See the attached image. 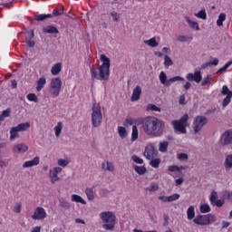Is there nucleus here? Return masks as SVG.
<instances>
[{
    "mask_svg": "<svg viewBox=\"0 0 232 232\" xmlns=\"http://www.w3.org/2000/svg\"><path fill=\"white\" fill-rule=\"evenodd\" d=\"M164 126L166 124L162 120L153 116H148L141 121V127L146 133L150 137H162L164 135Z\"/></svg>",
    "mask_w": 232,
    "mask_h": 232,
    "instance_id": "obj_1",
    "label": "nucleus"
},
{
    "mask_svg": "<svg viewBox=\"0 0 232 232\" xmlns=\"http://www.w3.org/2000/svg\"><path fill=\"white\" fill-rule=\"evenodd\" d=\"M100 59L102 64L98 67L99 72L93 66H90L91 77L97 81H108L110 77V66H111L110 58L105 54H102Z\"/></svg>",
    "mask_w": 232,
    "mask_h": 232,
    "instance_id": "obj_2",
    "label": "nucleus"
},
{
    "mask_svg": "<svg viewBox=\"0 0 232 232\" xmlns=\"http://www.w3.org/2000/svg\"><path fill=\"white\" fill-rule=\"evenodd\" d=\"M100 218L105 224L102 225L106 231H113L117 224V217L111 211H104L100 214Z\"/></svg>",
    "mask_w": 232,
    "mask_h": 232,
    "instance_id": "obj_3",
    "label": "nucleus"
},
{
    "mask_svg": "<svg viewBox=\"0 0 232 232\" xmlns=\"http://www.w3.org/2000/svg\"><path fill=\"white\" fill-rule=\"evenodd\" d=\"M193 222L198 226H211L217 222V218L213 214L198 215L194 218Z\"/></svg>",
    "mask_w": 232,
    "mask_h": 232,
    "instance_id": "obj_4",
    "label": "nucleus"
},
{
    "mask_svg": "<svg viewBox=\"0 0 232 232\" xmlns=\"http://www.w3.org/2000/svg\"><path fill=\"white\" fill-rule=\"evenodd\" d=\"M92 122L94 128H99L102 124V111L99 105H92Z\"/></svg>",
    "mask_w": 232,
    "mask_h": 232,
    "instance_id": "obj_5",
    "label": "nucleus"
},
{
    "mask_svg": "<svg viewBox=\"0 0 232 232\" xmlns=\"http://www.w3.org/2000/svg\"><path fill=\"white\" fill-rule=\"evenodd\" d=\"M61 86H63V82L61 81V78L52 79L49 93L53 97V99H55V97H59V94L61 93Z\"/></svg>",
    "mask_w": 232,
    "mask_h": 232,
    "instance_id": "obj_6",
    "label": "nucleus"
},
{
    "mask_svg": "<svg viewBox=\"0 0 232 232\" xmlns=\"http://www.w3.org/2000/svg\"><path fill=\"white\" fill-rule=\"evenodd\" d=\"M189 116L188 114L183 115L179 121H172V126L176 131L179 133H187L186 127L188 126V120Z\"/></svg>",
    "mask_w": 232,
    "mask_h": 232,
    "instance_id": "obj_7",
    "label": "nucleus"
},
{
    "mask_svg": "<svg viewBox=\"0 0 232 232\" xmlns=\"http://www.w3.org/2000/svg\"><path fill=\"white\" fill-rule=\"evenodd\" d=\"M30 128V123H20L15 127L11 128L10 130V140H14V139H17L19 137V131H26V130Z\"/></svg>",
    "mask_w": 232,
    "mask_h": 232,
    "instance_id": "obj_8",
    "label": "nucleus"
},
{
    "mask_svg": "<svg viewBox=\"0 0 232 232\" xmlns=\"http://www.w3.org/2000/svg\"><path fill=\"white\" fill-rule=\"evenodd\" d=\"M208 123V118L205 116H197L193 121V130L195 133H198L202 128Z\"/></svg>",
    "mask_w": 232,
    "mask_h": 232,
    "instance_id": "obj_9",
    "label": "nucleus"
},
{
    "mask_svg": "<svg viewBox=\"0 0 232 232\" xmlns=\"http://www.w3.org/2000/svg\"><path fill=\"white\" fill-rule=\"evenodd\" d=\"M144 157L147 160H153L159 155V150L152 145H148L145 147V151L143 152Z\"/></svg>",
    "mask_w": 232,
    "mask_h": 232,
    "instance_id": "obj_10",
    "label": "nucleus"
},
{
    "mask_svg": "<svg viewBox=\"0 0 232 232\" xmlns=\"http://www.w3.org/2000/svg\"><path fill=\"white\" fill-rule=\"evenodd\" d=\"M221 146H229L232 144V130H226L219 140Z\"/></svg>",
    "mask_w": 232,
    "mask_h": 232,
    "instance_id": "obj_11",
    "label": "nucleus"
},
{
    "mask_svg": "<svg viewBox=\"0 0 232 232\" xmlns=\"http://www.w3.org/2000/svg\"><path fill=\"white\" fill-rule=\"evenodd\" d=\"M222 95H227L226 98L223 100L222 106L226 108L232 99V91L229 90L227 85H224L221 90Z\"/></svg>",
    "mask_w": 232,
    "mask_h": 232,
    "instance_id": "obj_12",
    "label": "nucleus"
},
{
    "mask_svg": "<svg viewBox=\"0 0 232 232\" xmlns=\"http://www.w3.org/2000/svg\"><path fill=\"white\" fill-rule=\"evenodd\" d=\"M46 217V210L43 207H37L34 210V215L32 216L33 220H44Z\"/></svg>",
    "mask_w": 232,
    "mask_h": 232,
    "instance_id": "obj_13",
    "label": "nucleus"
},
{
    "mask_svg": "<svg viewBox=\"0 0 232 232\" xmlns=\"http://www.w3.org/2000/svg\"><path fill=\"white\" fill-rule=\"evenodd\" d=\"M141 93H142V88H140V86L137 85L136 88H134V90L132 92L130 101L132 102H135V101H139V99H140Z\"/></svg>",
    "mask_w": 232,
    "mask_h": 232,
    "instance_id": "obj_14",
    "label": "nucleus"
},
{
    "mask_svg": "<svg viewBox=\"0 0 232 232\" xmlns=\"http://www.w3.org/2000/svg\"><path fill=\"white\" fill-rule=\"evenodd\" d=\"M13 151L14 153H24L25 151H28V146L24 143H19L13 148Z\"/></svg>",
    "mask_w": 232,
    "mask_h": 232,
    "instance_id": "obj_15",
    "label": "nucleus"
},
{
    "mask_svg": "<svg viewBox=\"0 0 232 232\" xmlns=\"http://www.w3.org/2000/svg\"><path fill=\"white\" fill-rule=\"evenodd\" d=\"M184 19H185V21H187L188 26H189L192 30H196V32H199L200 26L198 25V23H197V22H195V21H191V19H189L188 16H185Z\"/></svg>",
    "mask_w": 232,
    "mask_h": 232,
    "instance_id": "obj_16",
    "label": "nucleus"
},
{
    "mask_svg": "<svg viewBox=\"0 0 232 232\" xmlns=\"http://www.w3.org/2000/svg\"><path fill=\"white\" fill-rule=\"evenodd\" d=\"M34 166H39V157H35L23 164V168H34Z\"/></svg>",
    "mask_w": 232,
    "mask_h": 232,
    "instance_id": "obj_17",
    "label": "nucleus"
},
{
    "mask_svg": "<svg viewBox=\"0 0 232 232\" xmlns=\"http://www.w3.org/2000/svg\"><path fill=\"white\" fill-rule=\"evenodd\" d=\"M160 82L161 84H163V86L169 88V80H168V75H166V72H160Z\"/></svg>",
    "mask_w": 232,
    "mask_h": 232,
    "instance_id": "obj_18",
    "label": "nucleus"
},
{
    "mask_svg": "<svg viewBox=\"0 0 232 232\" xmlns=\"http://www.w3.org/2000/svg\"><path fill=\"white\" fill-rule=\"evenodd\" d=\"M44 34H59V29L53 25H47L43 28Z\"/></svg>",
    "mask_w": 232,
    "mask_h": 232,
    "instance_id": "obj_19",
    "label": "nucleus"
},
{
    "mask_svg": "<svg viewBox=\"0 0 232 232\" xmlns=\"http://www.w3.org/2000/svg\"><path fill=\"white\" fill-rule=\"evenodd\" d=\"M49 177H50V179H51V184H55V182L61 180L58 174L56 172H54L53 169H51L49 171Z\"/></svg>",
    "mask_w": 232,
    "mask_h": 232,
    "instance_id": "obj_20",
    "label": "nucleus"
},
{
    "mask_svg": "<svg viewBox=\"0 0 232 232\" xmlns=\"http://www.w3.org/2000/svg\"><path fill=\"white\" fill-rule=\"evenodd\" d=\"M225 169H232V154H229L226 157L224 162Z\"/></svg>",
    "mask_w": 232,
    "mask_h": 232,
    "instance_id": "obj_21",
    "label": "nucleus"
},
{
    "mask_svg": "<svg viewBox=\"0 0 232 232\" xmlns=\"http://www.w3.org/2000/svg\"><path fill=\"white\" fill-rule=\"evenodd\" d=\"M134 170L138 173V175H146V171H148V169H146L145 166H133Z\"/></svg>",
    "mask_w": 232,
    "mask_h": 232,
    "instance_id": "obj_22",
    "label": "nucleus"
},
{
    "mask_svg": "<svg viewBox=\"0 0 232 232\" xmlns=\"http://www.w3.org/2000/svg\"><path fill=\"white\" fill-rule=\"evenodd\" d=\"M46 84V77H41L37 82L36 92H41L44 85Z\"/></svg>",
    "mask_w": 232,
    "mask_h": 232,
    "instance_id": "obj_23",
    "label": "nucleus"
},
{
    "mask_svg": "<svg viewBox=\"0 0 232 232\" xmlns=\"http://www.w3.org/2000/svg\"><path fill=\"white\" fill-rule=\"evenodd\" d=\"M61 68H62V64L61 63H55L52 69H51V73L53 75H59V73H61Z\"/></svg>",
    "mask_w": 232,
    "mask_h": 232,
    "instance_id": "obj_24",
    "label": "nucleus"
},
{
    "mask_svg": "<svg viewBox=\"0 0 232 232\" xmlns=\"http://www.w3.org/2000/svg\"><path fill=\"white\" fill-rule=\"evenodd\" d=\"M71 198H72V202H78V203H80V204L86 205V200H84V199L82 198V197H81V196H79V195H77V194H72V195L71 196Z\"/></svg>",
    "mask_w": 232,
    "mask_h": 232,
    "instance_id": "obj_25",
    "label": "nucleus"
},
{
    "mask_svg": "<svg viewBox=\"0 0 232 232\" xmlns=\"http://www.w3.org/2000/svg\"><path fill=\"white\" fill-rule=\"evenodd\" d=\"M144 43L148 44V46H151V48H157V46H159V43L155 37L145 40Z\"/></svg>",
    "mask_w": 232,
    "mask_h": 232,
    "instance_id": "obj_26",
    "label": "nucleus"
},
{
    "mask_svg": "<svg viewBox=\"0 0 232 232\" xmlns=\"http://www.w3.org/2000/svg\"><path fill=\"white\" fill-rule=\"evenodd\" d=\"M187 217L188 220H193L195 218V207L190 206L187 210Z\"/></svg>",
    "mask_w": 232,
    "mask_h": 232,
    "instance_id": "obj_27",
    "label": "nucleus"
},
{
    "mask_svg": "<svg viewBox=\"0 0 232 232\" xmlns=\"http://www.w3.org/2000/svg\"><path fill=\"white\" fill-rule=\"evenodd\" d=\"M169 146V142L168 141L160 142L159 147V151H160V153H167Z\"/></svg>",
    "mask_w": 232,
    "mask_h": 232,
    "instance_id": "obj_28",
    "label": "nucleus"
},
{
    "mask_svg": "<svg viewBox=\"0 0 232 232\" xmlns=\"http://www.w3.org/2000/svg\"><path fill=\"white\" fill-rule=\"evenodd\" d=\"M102 169H106L107 171H113L115 169V167H113V163L111 161H105L102 165Z\"/></svg>",
    "mask_w": 232,
    "mask_h": 232,
    "instance_id": "obj_29",
    "label": "nucleus"
},
{
    "mask_svg": "<svg viewBox=\"0 0 232 232\" xmlns=\"http://www.w3.org/2000/svg\"><path fill=\"white\" fill-rule=\"evenodd\" d=\"M194 15L195 17H198V19H202L203 21H206V19H208V14H206V9L200 10Z\"/></svg>",
    "mask_w": 232,
    "mask_h": 232,
    "instance_id": "obj_30",
    "label": "nucleus"
},
{
    "mask_svg": "<svg viewBox=\"0 0 232 232\" xmlns=\"http://www.w3.org/2000/svg\"><path fill=\"white\" fill-rule=\"evenodd\" d=\"M164 66L166 70H168L169 66H173V60H171V57H169L168 54L164 56Z\"/></svg>",
    "mask_w": 232,
    "mask_h": 232,
    "instance_id": "obj_31",
    "label": "nucleus"
},
{
    "mask_svg": "<svg viewBox=\"0 0 232 232\" xmlns=\"http://www.w3.org/2000/svg\"><path fill=\"white\" fill-rule=\"evenodd\" d=\"M139 139V129L137 125H132L131 141L137 140Z\"/></svg>",
    "mask_w": 232,
    "mask_h": 232,
    "instance_id": "obj_32",
    "label": "nucleus"
},
{
    "mask_svg": "<svg viewBox=\"0 0 232 232\" xmlns=\"http://www.w3.org/2000/svg\"><path fill=\"white\" fill-rule=\"evenodd\" d=\"M226 13H221L217 20V26H224V21H226Z\"/></svg>",
    "mask_w": 232,
    "mask_h": 232,
    "instance_id": "obj_33",
    "label": "nucleus"
},
{
    "mask_svg": "<svg viewBox=\"0 0 232 232\" xmlns=\"http://www.w3.org/2000/svg\"><path fill=\"white\" fill-rule=\"evenodd\" d=\"M118 133L121 139H126L128 136V131L126 130V127L120 126L118 127Z\"/></svg>",
    "mask_w": 232,
    "mask_h": 232,
    "instance_id": "obj_34",
    "label": "nucleus"
},
{
    "mask_svg": "<svg viewBox=\"0 0 232 232\" xmlns=\"http://www.w3.org/2000/svg\"><path fill=\"white\" fill-rule=\"evenodd\" d=\"M59 204L61 208H63V209H70V208H72V205H70V202L66 201L63 198L59 199Z\"/></svg>",
    "mask_w": 232,
    "mask_h": 232,
    "instance_id": "obj_35",
    "label": "nucleus"
},
{
    "mask_svg": "<svg viewBox=\"0 0 232 232\" xmlns=\"http://www.w3.org/2000/svg\"><path fill=\"white\" fill-rule=\"evenodd\" d=\"M85 195L87 196L88 200H94L95 196L93 195V188H87L85 189Z\"/></svg>",
    "mask_w": 232,
    "mask_h": 232,
    "instance_id": "obj_36",
    "label": "nucleus"
},
{
    "mask_svg": "<svg viewBox=\"0 0 232 232\" xmlns=\"http://www.w3.org/2000/svg\"><path fill=\"white\" fill-rule=\"evenodd\" d=\"M200 213H209L211 211V207H209L208 204H202L199 207Z\"/></svg>",
    "mask_w": 232,
    "mask_h": 232,
    "instance_id": "obj_37",
    "label": "nucleus"
},
{
    "mask_svg": "<svg viewBox=\"0 0 232 232\" xmlns=\"http://www.w3.org/2000/svg\"><path fill=\"white\" fill-rule=\"evenodd\" d=\"M150 166H151V168H159V166H160V159H152L150 161Z\"/></svg>",
    "mask_w": 232,
    "mask_h": 232,
    "instance_id": "obj_38",
    "label": "nucleus"
},
{
    "mask_svg": "<svg viewBox=\"0 0 232 232\" xmlns=\"http://www.w3.org/2000/svg\"><path fill=\"white\" fill-rule=\"evenodd\" d=\"M194 82L198 83L202 82V73L200 71L194 72Z\"/></svg>",
    "mask_w": 232,
    "mask_h": 232,
    "instance_id": "obj_39",
    "label": "nucleus"
},
{
    "mask_svg": "<svg viewBox=\"0 0 232 232\" xmlns=\"http://www.w3.org/2000/svg\"><path fill=\"white\" fill-rule=\"evenodd\" d=\"M147 110H148V111H150H150H159V113H160V111H161V109L160 107H157V105H155L153 103L148 104Z\"/></svg>",
    "mask_w": 232,
    "mask_h": 232,
    "instance_id": "obj_40",
    "label": "nucleus"
},
{
    "mask_svg": "<svg viewBox=\"0 0 232 232\" xmlns=\"http://www.w3.org/2000/svg\"><path fill=\"white\" fill-rule=\"evenodd\" d=\"M54 131L56 137H59L61 135V131H63V122L59 121L57 123V126L54 127Z\"/></svg>",
    "mask_w": 232,
    "mask_h": 232,
    "instance_id": "obj_41",
    "label": "nucleus"
},
{
    "mask_svg": "<svg viewBox=\"0 0 232 232\" xmlns=\"http://www.w3.org/2000/svg\"><path fill=\"white\" fill-rule=\"evenodd\" d=\"M10 113H11L10 108L3 111L2 114H0L1 121H5V119H6V117H10Z\"/></svg>",
    "mask_w": 232,
    "mask_h": 232,
    "instance_id": "obj_42",
    "label": "nucleus"
},
{
    "mask_svg": "<svg viewBox=\"0 0 232 232\" xmlns=\"http://www.w3.org/2000/svg\"><path fill=\"white\" fill-rule=\"evenodd\" d=\"M217 198H218V193H217V191L213 190L209 197L210 203L215 204V202L217 201Z\"/></svg>",
    "mask_w": 232,
    "mask_h": 232,
    "instance_id": "obj_43",
    "label": "nucleus"
},
{
    "mask_svg": "<svg viewBox=\"0 0 232 232\" xmlns=\"http://www.w3.org/2000/svg\"><path fill=\"white\" fill-rule=\"evenodd\" d=\"M131 160H133V162H135V164H144V160L140 159L137 155H132Z\"/></svg>",
    "mask_w": 232,
    "mask_h": 232,
    "instance_id": "obj_44",
    "label": "nucleus"
},
{
    "mask_svg": "<svg viewBox=\"0 0 232 232\" xmlns=\"http://www.w3.org/2000/svg\"><path fill=\"white\" fill-rule=\"evenodd\" d=\"M27 99L31 102H38L39 99L37 98V95H35V93H29L27 95Z\"/></svg>",
    "mask_w": 232,
    "mask_h": 232,
    "instance_id": "obj_45",
    "label": "nucleus"
},
{
    "mask_svg": "<svg viewBox=\"0 0 232 232\" xmlns=\"http://www.w3.org/2000/svg\"><path fill=\"white\" fill-rule=\"evenodd\" d=\"M179 81H184L182 76H174L169 79V86H171V82H177Z\"/></svg>",
    "mask_w": 232,
    "mask_h": 232,
    "instance_id": "obj_46",
    "label": "nucleus"
},
{
    "mask_svg": "<svg viewBox=\"0 0 232 232\" xmlns=\"http://www.w3.org/2000/svg\"><path fill=\"white\" fill-rule=\"evenodd\" d=\"M180 198V194H172L169 196V202H175V200H179Z\"/></svg>",
    "mask_w": 232,
    "mask_h": 232,
    "instance_id": "obj_47",
    "label": "nucleus"
},
{
    "mask_svg": "<svg viewBox=\"0 0 232 232\" xmlns=\"http://www.w3.org/2000/svg\"><path fill=\"white\" fill-rule=\"evenodd\" d=\"M223 197L224 198H227L228 202H232V192L226 190L223 192Z\"/></svg>",
    "mask_w": 232,
    "mask_h": 232,
    "instance_id": "obj_48",
    "label": "nucleus"
},
{
    "mask_svg": "<svg viewBox=\"0 0 232 232\" xmlns=\"http://www.w3.org/2000/svg\"><path fill=\"white\" fill-rule=\"evenodd\" d=\"M177 159L179 160H188V159H189V157L186 153H179V154H177Z\"/></svg>",
    "mask_w": 232,
    "mask_h": 232,
    "instance_id": "obj_49",
    "label": "nucleus"
},
{
    "mask_svg": "<svg viewBox=\"0 0 232 232\" xmlns=\"http://www.w3.org/2000/svg\"><path fill=\"white\" fill-rule=\"evenodd\" d=\"M169 171H170V173H173L175 171H178L179 173H180V168H179V166L177 165H172L169 167Z\"/></svg>",
    "mask_w": 232,
    "mask_h": 232,
    "instance_id": "obj_50",
    "label": "nucleus"
},
{
    "mask_svg": "<svg viewBox=\"0 0 232 232\" xmlns=\"http://www.w3.org/2000/svg\"><path fill=\"white\" fill-rule=\"evenodd\" d=\"M224 199H218L212 204V206H217V208H222L224 206Z\"/></svg>",
    "mask_w": 232,
    "mask_h": 232,
    "instance_id": "obj_51",
    "label": "nucleus"
},
{
    "mask_svg": "<svg viewBox=\"0 0 232 232\" xmlns=\"http://www.w3.org/2000/svg\"><path fill=\"white\" fill-rule=\"evenodd\" d=\"M58 164H59L62 168H66V166H68L69 162H68V160H66L61 159V160H58Z\"/></svg>",
    "mask_w": 232,
    "mask_h": 232,
    "instance_id": "obj_52",
    "label": "nucleus"
},
{
    "mask_svg": "<svg viewBox=\"0 0 232 232\" xmlns=\"http://www.w3.org/2000/svg\"><path fill=\"white\" fill-rule=\"evenodd\" d=\"M25 43H26L27 46H29V48H34V46H35V42L33 41L32 39L26 38Z\"/></svg>",
    "mask_w": 232,
    "mask_h": 232,
    "instance_id": "obj_53",
    "label": "nucleus"
},
{
    "mask_svg": "<svg viewBox=\"0 0 232 232\" xmlns=\"http://www.w3.org/2000/svg\"><path fill=\"white\" fill-rule=\"evenodd\" d=\"M212 60L209 61L210 63V66L213 65V66H218V63H219V60L218 58H213L211 57Z\"/></svg>",
    "mask_w": 232,
    "mask_h": 232,
    "instance_id": "obj_54",
    "label": "nucleus"
},
{
    "mask_svg": "<svg viewBox=\"0 0 232 232\" xmlns=\"http://www.w3.org/2000/svg\"><path fill=\"white\" fill-rule=\"evenodd\" d=\"M211 81V76L207 75V77L202 81L201 86H206V84H208Z\"/></svg>",
    "mask_w": 232,
    "mask_h": 232,
    "instance_id": "obj_55",
    "label": "nucleus"
},
{
    "mask_svg": "<svg viewBox=\"0 0 232 232\" xmlns=\"http://www.w3.org/2000/svg\"><path fill=\"white\" fill-rule=\"evenodd\" d=\"M111 15L113 19V21H115L116 23L119 22V14L115 11L111 13Z\"/></svg>",
    "mask_w": 232,
    "mask_h": 232,
    "instance_id": "obj_56",
    "label": "nucleus"
},
{
    "mask_svg": "<svg viewBox=\"0 0 232 232\" xmlns=\"http://www.w3.org/2000/svg\"><path fill=\"white\" fill-rule=\"evenodd\" d=\"M159 190V185L158 184H151L149 191L153 192V191H158Z\"/></svg>",
    "mask_w": 232,
    "mask_h": 232,
    "instance_id": "obj_57",
    "label": "nucleus"
},
{
    "mask_svg": "<svg viewBox=\"0 0 232 232\" xmlns=\"http://www.w3.org/2000/svg\"><path fill=\"white\" fill-rule=\"evenodd\" d=\"M178 41H179V43H188V37L186 35H179Z\"/></svg>",
    "mask_w": 232,
    "mask_h": 232,
    "instance_id": "obj_58",
    "label": "nucleus"
},
{
    "mask_svg": "<svg viewBox=\"0 0 232 232\" xmlns=\"http://www.w3.org/2000/svg\"><path fill=\"white\" fill-rule=\"evenodd\" d=\"M186 79L192 82L195 81V74H193V72L188 73Z\"/></svg>",
    "mask_w": 232,
    "mask_h": 232,
    "instance_id": "obj_59",
    "label": "nucleus"
},
{
    "mask_svg": "<svg viewBox=\"0 0 232 232\" xmlns=\"http://www.w3.org/2000/svg\"><path fill=\"white\" fill-rule=\"evenodd\" d=\"M44 19H46L45 14L35 15V21H44Z\"/></svg>",
    "mask_w": 232,
    "mask_h": 232,
    "instance_id": "obj_60",
    "label": "nucleus"
},
{
    "mask_svg": "<svg viewBox=\"0 0 232 232\" xmlns=\"http://www.w3.org/2000/svg\"><path fill=\"white\" fill-rule=\"evenodd\" d=\"M159 200H161L162 202H169V196H160Z\"/></svg>",
    "mask_w": 232,
    "mask_h": 232,
    "instance_id": "obj_61",
    "label": "nucleus"
},
{
    "mask_svg": "<svg viewBox=\"0 0 232 232\" xmlns=\"http://www.w3.org/2000/svg\"><path fill=\"white\" fill-rule=\"evenodd\" d=\"M179 104H186V95L182 94L179 96Z\"/></svg>",
    "mask_w": 232,
    "mask_h": 232,
    "instance_id": "obj_62",
    "label": "nucleus"
},
{
    "mask_svg": "<svg viewBox=\"0 0 232 232\" xmlns=\"http://www.w3.org/2000/svg\"><path fill=\"white\" fill-rule=\"evenodd\" d=\"M181 184H184L183 178H179V179H176V186H180Z\"/></svg>",
    "mask_w": 232,
    "mask_h": 232,
    "instance_id": "obj_63",
    "label": "nucleus"
},
{
    "mask_svg": "<svg viewBox=\"0 0 232 232\" xmlns=\"http://www.w3.org/2000/svg\"><path fill=\"white\" fill-rule=\"evenodd\" d=\"M14 213H21V204H17L14 209Z\"/></svg>",
    "mask_w": 232,
    "mask_h": 232,
    "instance_id": "obj_64",
    "label": "nucleus"
}]
</instances>
